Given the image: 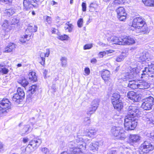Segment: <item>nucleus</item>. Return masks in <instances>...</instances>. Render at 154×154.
Segmentation results:
<instances>
[{
    "instance_id": "obj_48",
    "label": "nucleus",
    "mask_w": 154,
    "mask_h": 154,
    "mask_svg": "<svg viewBox=\"0 0 154 154\" xmlns=\"http://www.w3.org/2000/svg\"><path fill=\"white\" fill-rule=\"evenodd\" d=\"M31 130L30 126L28 125H26L24 128H23V130L24 131L23 133L25 134L28 132V131Z\"/></svg>"
},
{
    "instance_id": "obj_40",
    "label": "nucleus",
    "mask_w": 154,
    "mask_h": 154,
    "mask_svg": "<svg viewBox=\"0 0 154 154\" xmlns=\"http://www.w3.org/2000/svg\"><path fill=\"white\" fill-rule=\"evenodd\" d=\"M18 82L24 87L27 85L29 84L28 81L25 78H23L21 79L18 80Z\"/></svg>"
},
{
    "instance_id": "obj_8",
    "label": "nucleus",
    "mask_w": 154,
    "mask_h": 154,
    "mask_svg": "<svg viewBox=\"0 0 154 154\" xmlns=\"http://www.w3.org/2000/svg\"><path fill=\"white\" fill-rule=\"evenodd\" d=\"M153 147L149 141H145L141 144L140 149V154H145L148 153L150 151L153 149Z\"/></svg>"
},
{
    "instance_id": "obj_61",
    "label": "nucleus",
    "mask_w": 154,
    "mask_h": 154,
    "mask_svg": "<svg viewBox=\"0 0 154 154\" xmlns=\"http://www.w3.org/2000/svg\"><path fill=\"white\" fill-rule=\"evenodd\" d=\"M97 62V60L95 58H93L91 61V62L92 63H95Z\"/></svg>"
},
{
    "instance_id": "obj_46",
    "label": "nucleus",
    "mask_w": 154,
    "mask_h": 154,
    "mask_svg": "<svg viewBox=\"0 0 154 154\" xmlns=\"http://www.w3.org/2000/svg\"><path fill=\"white\" fill-rule=\"evenodd\" d=\"M40 150L44 154H49L50 151L49 149L46 147L42 148Z\"/></svg>"
},
{
    "instance_id": "obj_14",
    "label": "nucleus",
    "mask_w": 154,
    "mask_h": 154,
    "mask_svg": "<svg viewBox=\"0 0 154 154\" xmlns=\"http://www.w3.org/2000/svg\"><path fill=\"white\" fill-rule=\"evenodd\" d=\"M150 59L151 56L149 53L147 52H144L141 54L138 58V60L139 62H143L145 61L146 60L149 61Z\"/></svg>"
},
{
    "instance_id": "obj_51",
    "label": "nucleus",
    "mask_w": 154,
    "mask_h": 154,
    "mask_svg": "<svg viewBox=\"0 0 154 154\" xmlns=\"http://www.w3.org/2000/svg\"><path fill=\"white\" fill-rule=\"evenodd\" d=\"M83 20L82 18H80L77 22V25L79 27H81L83 26Z\"/></svg>"
},
{
    "instance_id": "obj_25",
    "label": "nucleus",
    "mask_w": 154,
    "mask_h": 154,
    "mask_svg": "<svg viewBox=\"0 0 154 154\" xmlns=\"http://www.w3.org/2000/svg\"><path fill=\"white\" fill-rule=\"evenodd\" d=\"M112 104L114 109L118 111L120 110L123 106L121 100L112 103Z\"/></svg>"
},
{
    "instance_id": "obj_37",
    "label": "nucleus",
    "mask_w": 154,
    "mask_h": 154,
    "mask_svg": "<svg viewBox=\"0 0 154 154\" xmlns=\"http://www.w3.org/2000/svg\"><path fill=\"white\" fill-rule=\"evenodd\" d=\"M144 4L148 6H154V0H142Z\"/></svg>"
},
{
    "instance_id": "obj_24",
    "label": "nucleus",
    "mask_w": 154,
    "mask_h": 154,
    "mask_svg": "<svg viewBox=\"0 0 154 154\" xmlns=\"http://www.w3.org/2000/svg\"><path fill=\"white\" fill-rule=\"evenodd\" d=\"M123 42V45H129L135 43V41L133 38L129 36H126L125 38L124 39Z\"/></svg>"
},
{
    "instance_id": "obj_7",
    "label": "nucleus",
    "mask_w": 154,
    "mask_h": 154,
    "mask_svg": "<svg viewBox=\"0 0 154 154\" xmlns=\"http://www.w3.org/2000/svg\"><path fill=\"white\" fill-rule=\"evenodd\" d=\"M154 104V99L153 97L150 96L143 100L141 107L145 110H149L152 109Z\"/></svg>"
},
{
    "instance_id": "obj_29",
    "label": "nucleus",
    "mask_w": 154,
    "mask_h": 154,
    "mask_svg": "<svg viewBox=\"0 0 154 154\" xmlns=\"http://www.w3.org/2000/svg\"><path fill=\"white\" fill-rule=\"evenodd\" d=\"M119 149L122 154H135L132 153L131 150L126 148L124 149L122 147H120Z\"/></svg>"
},
{
    "instance_id": "obj_63",
    "label": "nucleus",
    "mask_w": 154,
    "mask_h": 154,
    "mask_svg": "<svg viewBox=\"0 0 154 154\" xmlns=\"http://www.w3.org/2000/svg\"><path fill=\"white\" fill-rule=\"evenodd\" d=\"M29 140L27 138H24L23 140V142L24 143L27 142Z\"/></svg>"
},
{
    "instance_id": "obj_47",
    "label": "nucleus",
    "mask_w": 154,
    "mask_h": 154,
    "mask_svg": "<svg viewBox=\"0 0 154 154\" xmlns=\"http://www.w3.org/2000/svg\"><path fill=\"white\" fill-rule=\"evenodd\" d=\"M3 29L5 30L8 26V23L7 20H5L2 25Z\"/></svg>"
},
{
    "instance_id": "obj_59",
    "label": "nucleus",
    "mask_w": 154,
    "mask_h": 154,
    "mask_svg": "<svg viewBox=\"0 0 154 154\" xmlns=\"http://www.w3.org/2000/svg\"><path fill=\"white\" fill-rule=\"evenodd\" d=\"M107 154H117V152L116 150H109L108 151Z\"/></svg>"
},
{
    "instance_id": "obj_15",
    "label": "nucleus",
    "mask_w": 154,
    "mask_h": 154,
    "mask_svg": "<svg viewBox=\"0 0 154 154\" xmlns=\"http://www.w3.org/2000/svg\"><path fill=\"white\" fill-rule=\"evenodd\" d=\"M117 15H120L121 14H123V16L120 17V20L124 21L126 19V13H125V9L122 7H119L116 10Z\"/></svg>"
},
{
    "instance_id": "obj_62",
    "label": "nucleus",
    "mask_w": 154,
    "mask_h": 154,
    "mask_svg": "<svg viewBox=\"0 0 154 154\" xmlns=\"http://www.w3.org/2000/svg\"><path fill=\"white\" fill-rule=\"evenodd\" d=\"M60 20V18L59 17H57L56 19V22L57 23H58Z\"/></svg>"
},
{
    "instance_id": "obj_16",
    "label": "nucleus",
    "mask_w": 154,
    "mask_h": 154,
    "mask_svg": "<svg viewBox=\"0 0 154 154\" xmlns=\"http://www.w3.org/2000/svg\"><path fill=\"white\" fill-rule=\"evenodd\" d=\"M42 141L41 139L37 138H34L29 142V144L32 146L34 148L36 149L41 144Z\"/></svg>"
},
{
    "instance_id": "obj_64",
    "label": "nucleus",
    "mask_w": 154,
    "mask_h": 154,
    "mask_svg": "<svg viewBox=\"0 0 154 154\" xmlns=\"http://www.w3.org/2000/svg\"><path fill=\"white\" fill-rule=\"evenodd\" d=\"M4 2H6V4L11 2L12 0H3Z\"/></svg>"
},
{
    "instance_id": "obj_38",
    "label": "nucleus",
    "mask_w": 154,
    "mask_h": 154,
    "mask_svg": "<svg viewBox=\"0 0 154 154\" xmlns=\"http://www.w3.org/2000/svg\"><path fill=\"white\" fill-rule=\"evenodd\" d=\"M60 63L62 67H66L67 65V59L65 57H63L60 59Z\"/></svg>"
},
{
    "instance_id": "obj_58",
    "label": "nucleus",
    "mask_w": 154,
    "mask_h": 154,
    "mask_svg": "<svg viewBox=\"0 0 154 154\" xmlns=\"http://www.w3.org/2000/svg\"><path fill=\"white\" fill-rule=\"evenodd\" d=\"M46 20L48 23L50 24L51 23L52 19L51 17L47 16L46 17Z\"/></svg>"
},
{
    "instance_id": "obj_53",
    "label": "nucleus",
    "mask_w": 154,
    "mask_h": 154,
    "mask_svg": "<svg viewBox=\"0 0 154 154\" xmlns=\"http://www.w3.org/2000/svg\"><path fill=\"white\" fill-rule=\"evenodd\" d=\"M93 46L92 44H87L84 46V49L86 50L91 49Z\"/></svg>"
},
{
    "instance_id": "obj_26",
    "label": "nucleus",
    "mask_w": 154,
    "mask_h": 154,
    "mask_svg": "<svg viewBox=\"0 0 154 154\" xmlns=\"http://www.w3.org/2000/svg\"><path fill=\"white\" fill-rule=\"evenodd\" d=\"M16 10L14 8L12 7L9 9L5 10L4 13L6 15L9 17L15 13Z\"/></svg>"
},
{
    "instance_id": "obj_45",
    "label": "nucleus",
    "mask_w": 154,
    "mask_h": 154,
    "mask_svg": "<svg viewBox=\"0 0 154 154\" xmlns=\"http://www.w3.org/2000/svg\"><path fill=\"white\" fill-rule=\"evenodd\" d=\"M10 22L12 24H17L19 22V20L17 19L16 17H14L12 18Z\"/></svg>"
},
{
    "instance_id": "obj_21",
    "label": "nucleus",
    "mask_w": 154,
    "mask_h": 154,
    "mask_svg": "<svg viewBox=\"0 0 154 154\" xmlns=\"http://www.w3.org/2000/svg\"><path fill=\"white\" fill-rule=\"evenodd\" d=\"M50 54V51L49 49H47L45 53H42L40 54V57L42 60V62L40 63L42 65H44L45 63V57H48Z\"/></svg>"
},
{
    "instance_id": "obj_13",
    "label": "nucleus",
    "mask_w": 154,
    "mask_h": 154,
    "mask_svg": "<svg viewBox=\"0 0 154 154\" xmlns=\"http://www.w3.org/2000/svg\"><path fill=\"white\" fill-rule=\"evenodd\" d=\"M143 119L145 121L147 124L150 125H154V116L153 114L149 112L143 117Z\"/></svg>"
},
{
    "instance_id": "obj_44",
    "label": "nucleus",
    "mask_w": 154,
    "mask_h": 154,
    "mask_svg": "<svg viewBox=\"0 0 154 154\" xmlns=\"http://www.w3.org/2000/svg\"><path fill=\"white\" fill-rule=\"evenodd\" d=\"M97 5L95 3H91L90 4L89 6V11H95L97 8Z\"/></svg>"
},
{
    "instance_id": "obj_57",
    "label": "nucleus",
    "mask_w": 154,
    "mask_h": 154,
    "mask_svg": "<svg viewBox=\"0 0 154 154\" xmlns=\"http://www.w3.org/2000/svg\"><path fill=\"white\" fill-rule=\"evenodd\" d=\"M84 71L85 73L86 74V75H88L90 73V70L89 68L86 67Z\"/></svg>"
},
{
    "instance_id": "obj_52",
    "label": "nucleus",
    "mask_w": 154,
    "mask_h": 154,
    "mask_svg": "<svg viewBox=\"0 0 154 154\" xmlns=\"http://www.w3.org/2000/svg\"><path fill=\"white\" fill-rule=\"evenodd\" d=\"M72 25L71 24L67 25L65 27V29L66 30H67L69 32H70L72 30Z\"/></svg>"
},
{
    "instance_id": "obj_41",
    "label": "nucleus",
    "mask_w": 154,
    "mask_h": 154,
    "mask_svg": "<svg viewBox=\"0 0 154 154\" xmlns=\"http://www.w3.org/2000/svg\"><path fill=\"white\" fill-rule=\"evenodd\" d=\"M99 100L98 99H95L92 102L91 106L93 107L94 108V107H95L96 108V109H97V108L99 105Z\"/></svg>"
},
{
    "instance_id": "obj_11",
    "label": "nucleus",
    "mask_w": 154,
    "mask_h": 154,
    "mask_svg": "<svg viewBox=\"0 0 154 154\" xmlns=\"http://www.w3.org/2000/svg\"><path fill=\"white\" fill-rule=\"evenodd\" d=\"M39 1V0H24V10L25 11H29L32 5L34 6V5L32 4L33 3H37Z\"/></svg>"
},
{
    "instance_id": "obj_20",
    "label": "nucleus",
    "mask_w": 154,
    "mask_h": 154,
    "mask_svg": "<svg viewBox=\"0 0 154 154\" xmlns=\"http://www.w3.org/2000/svg\"><path fill=\"white\" fill-rule=\"evenodd\" d=\"M111 41L114 44L123 45L124 39L121 37L113 36L111 39Z\"/></svg>"
},
{
    "instance_id": "obj_4",
    "label": "nucleus",
    "mask_w": 154,
    "mask_h": 154,
    "mask_svg": "<svg viewBox=\"0 0 154 154\" xmlns=\"http://www.w3.org/2000/svg\"><path fill=\"white\" fill-rule=\"evenodd\" d=\"M112 134L118 139L124 140L126 137L125 132L120 127H113L111 130Z\"/></svg>"
},
{
    "instance_id": "obj_33",
    "label": "nucleus",
    "mask_w": 154,
    "mask_h": 154,
    "mask_svg": "<svg viewBox=\"0 0 154 154\" xmlns=\"http://www.w3.org/2000/svg\"><path fill=\"white\" fill-rule=\"evenodd\" d=\"M97 131L94 128H91L89 129L88 132H86L85 133V135L87 136L91 137L92 136L95 135L96 134Z\"/></svg>"
},
{
    "instance_id": "obj_18",
    "label": "nucleus",
    "mask_w": 154,
    "mask_h": 154,
    "mask_svg": "<svg viewBox=\"0 0 154 154\" xmlns=\"http://www.w3.org/2000/svg\"><path fill=\"white\" fill-rule=\"evenodd\" d=\"M101 74L102 78L105 82L110 80V73L109 71L103 70L101 71Z\"/></svg>"
},
{
    "instance_id": "obj_60",
    "label": "nucleus",
    "mask_w": 154,
    "mask_h": 154,
    "mask_svg": "<svg viewBox=\"0 0 154 154\" xmlns=\"http://www.w3.org/2000/svg\"><path fill=\"white\" fill-rule=\"evenodd\" d=\"M107 54H109L112 53L114 52V51L112 50H109L106 51Z\"/></svg>"
},
{
    "instance_id": "obj_30",
    "label": "nucleus",
    "mask_w": 154,
    "mask_h": 154,
    "mask_svg": "<svg viewBox=\"0 0 154 154\" xmlns=\"http://www.w3.org/2000/svg\"><path fill=\"white\" fill-rule=\"evenodd\" d=\"M6 65L4 64H0V73L2 74H6L8 72L9 70L5 67Z\"/></svg>"
},
{
    "instance_id": "obj_34",
    "label": "nucleus",
    "mask_w": 154,
    "mask_h": 154,
    "mask_svg": "<svg viewBox=\"0 0 154 154\" xmlns=\"http://www.w3.org/2000/svg\"><path fill=\"white\" fill-rule=\"evenodd\" d=\"M97 109L96 107H94V108L93 107L91 106L88 107L86 111V114L90 116L91 115L94 114L95 112Z\"/></svg>"
},
{
    "instance_id": "obj_12",
    "label": "nucleus",
    "mask_w": 154,
    "mask_h": 154,
    "mask_svg": "<svg viewBox=\"0 0 154 154\" xmlns=\"http://www.w3.org/2000/svg\"><path fill=\"white\" fill-rule=\"evenodd\" d=\"M128 99L133 102H137L140 100L141 98L140 95L133 91L129 92L127 94Z\"/></svg>"
},
{
    "instance_id": "obj_35",
    "label": "nucleus",
    "mask_w": 154,
    "mask_h": 154,
    "mask_svg": "<svg viewBox=\"0 0 154 154\" xmlns=\"http://www.w3.org/2000/svg\"><path fill=\"white\" fill-rule=\"evenodd\" d=\"M146 135L149 138V140L154 141V131H148L145 133Z\"/></svg>"
},
{
    "instance_id": "obj_3",
    "label": "nucleus",
    "mask_w": 154,
    "mask_h": 154,
    "mask_svg": "<svg viewBox=\"0 0 154 154\" xmlns=\"http://www.w3.org/2000/svg\"><path fill=\"white\" fill-rule=\"evenodd\" d=\"M11 108V103L8 99L3 98L0 101V113L5 114Z\"/></svg>"
},
{
    "instance_id": "obj_49",
    "label": "nucleus",
    "mask_w": 154,
    "mask_h": 154,
    "mask_svg": "<svg viewBox=\"0 0 154 154\" xmlns=\"http://www.w3.org/2000/svg\"><path fill=\"white\" fill-rule=\"evenodd\" d=\"M68 37V36L67 35H61L59 36L58 38L59 39L61 40H67V39Z\"/></svg>"
},
{
    "instance_id": "obj_5",
    "label": "nucleus",
    "mask_w": 154,
    "mask_h": 154,
    "mask_svg": "<svg viewBox=\"0 0 154 154\" xmlns=\"http://www.w3.org/2000/svg\"><path fill=\"white\" fill-rule=\"evenodd\" d=\"M25 95L23 90L20 87H18L17 93L14 94L12 98V100L15 104H18L22 101Z\"/></svg>"
},
{
    "instance_id": "obj_31",
    "label": "nucleus",
    "mask_w": 154,
    "mask_h": 154,
    "mask_svg": "<svg viewBox=\"0 0 154 154\" xmlns=\"http://www.w3.org/2000/svg\"><path fill=\"white\" fill-rule=\"evenodd\" d=\"M28 76L30 80L32 82H36L37 80V77L35 75V73L34 72H30L28 75Z\"/></svg>"
},
{
    "instance_id": "obj_43",
    "label": "nucleus",
    "mask_w": 154,
    "mask_h": 154,
    "mask_svg": "<svg viewBox=\"0 0 154 154\" xmlns=\"http://www.w3.org/2000/svg\"><path fill=\"white\" fill-rule=\"evenodd\" d=\"M37 27L35 25L34 26H30L28 27V30L31 32H35L37 31Z\"/></svg>"
},
{
    "instance_id": "obj_28",
    "label": "nucleus",
    "mask_w": 154,
    "mask_h": 154,
    "mask_svg": "<svg viewBox=\"0 0 154 154\" xmlns=\"http://www.w3.org/2000/svg\"><path fill=\"white\" fill-rule=\"evenodd\" d=\"M120 95L118 93H113L111 98L112 103L120 100Z\"/></svg>"
},
{
    "instance_id": "obj_56",
    "label": "nucleus",
    "mask_w": 154,
    "mask_h": 154,
    "mask_svg": "<svg viewBox=\"0 0 154 154\" xmlns=\"http://www.w3.org/2000/svg\"><path fill=\"white\" fill-rule=\"evenodd\" d=\"M82 10L83 11H85L86 8V5L85 3L83 2L82 4Z\"/></svg>"
},
{
    "instance_id": "obj_32",
    "label": "nucleus",
    "mask_w": 154,
    "mask_h": 154,
    "mask_svg": "<svg viewBox=\"0 0 154 154\" xmlns=\"http://www.w3.org/2000/svg\"><path fill=\"white\" fill-rule=\"evenodd\" d=\"M99 143L97 142L91 143L89 146L90 149L94 151L97 150L99 146Z\"/></svg>"
},
{
    "instance_id": "obj_23",
    "label": "nucleus",
    "mask_w": 154,
    "mask_h": 154,
    "mask_svg": "<svg viewBox=\"0 0 154 154\" xmlns=\"http://www.w3.org/2000/svg\"><path fill=\"white\" fill-rule=\"evenodd\" d=\"M15 47V45L14 43H10L5 48L4 52L5 53L11 52L14 50Z\"/></svg>"
},
{
    "instance_id": "obj_19",
    "label": "nucleus",
    "mask_w": 154,
    "mask_h": 154,
    "mask_svg": "<svg viewBox=\"0 0 154 154\" xmlns=\"http://www.w3.org/2000/svg\"><path fill=\"white\" fill-rule=\"evenodd\" d=\"M36 88V86L35 85H33L29 88L27 93V99H29L32 97V95L35 93Z\"/></svg>"
},
{
    "instance_id": "obj_2",
    "label": "nucleus",
    "mask_w": 154,
    "mask_h": 154,
    "mask_svg": "<svg viewBox=\"0 0 154 154\" xmlns=\"http://www.w3.org/2000/svg\"><path fill=\"white\" fill-rule=\"evenodd\" d=\"M132 26L134 28L140 29V32L142 34H146L149 32L145 22L141 17H137L134 18Z\"/></svg>"
},
{
    "instance_id": "obj_50",
    "label": "nucleus",
    "mask_w": 154,
    "mask_h": 154,
    "mask_svg": "<svg viewBox=\"0 0 154 154\" xmlns=\"http://www.w3.org/2000/svg\"><path fill=\"white\" fill-rule=\"evenodd\" d=\"M28 36V35H27L23 36V37L20 38V41L21 42H25L27 40V38Z\"/></svg>"
},
{
    "instance_id": "obj_39",
    "label": "nucleus",
    "mask_w": 154,
    "mask_h": 154,
    "mask_svg": "<svg viewBox=\"0 0 154 154\" xmlns=\"http://www.w3.org/2000/svg\"><path fill=\"white\" fill-rule=\"evenodd\" d=\"M127 55L124 52H122L120 55L116 57V61L118 62H120L123 61Z\"/></svg>"
},
{
    "instance_id": "obj_6",
    "label": "nucleus",
    "mask_w": 154,
    "mask_h": 154,
    "mask_svg": "<svg viewBox=\"0 0 154 154\" xmlns=\"http://www.w3.org/2000/svg\"><path fill=\"white\" fill-rule=\"evenodd\" d=\"M77 143V146L72 149V153L73 154H82L83 150L86 148V144L82 141V139L79 138V140L76 139Z\"/></svg>"
},
{
    "instance_id": "obj_1",
    "label": "nucleus",
    "mask_w": 154,
    "mask_h": 154,
    "mask_svg": "<svg viewBox=\"0 0 154 154\" xmlns=\"http://www.w3.org/2000/svg\"><path fill=\"white\" fill-rule=\"evenodd\" d=\"M139 109L137 106H130L128 108V115L125 119L124 126L126 130L134 129L137 125L136 116H140Z\"/></svg>"
},
{
    "instance_id": "obj_36",
    "label": "nucleus",
    "mask_w": 154,
    "mask_h": 154,
    "mask_svg": "<svg viewBox=\"0 0 154 154\" xmlns=\"http://www.w3.org/2000/svg\"><path fill=\"white\" fill-rule=\"evenodd\" d=\"M35 149L29 144L25 149V153L30 154L33 152Z\"/></svg>"
},
{
    "instance_id": "obj_27",
    "label": "nucleus",
    "mask_w": 154,
    "mask_h": 154,
    "mask_svg": "<svg viewBox=\"0 0 154 154\" xmlns=\"http://www.w3.org/2000/svg\"><path fill=\"white\" fill-rule=\"evenodd\" d=\"M138 82L134 80L129 81L128 84V87L132 89L137 88Z\"/></svg>"
},
{
    "instance_id": "obj_42",
    "label": "nucleus",
    "mask_w": 154,
    "mask_h": 154,
    "mask_svg": "<svg viewBox=\"0 0 154 154\" xmlns=\"http://www.w3.org/2000/svg\"><path fill=\"white\" fill-rule=\"evenodd\" d=\"M123 3V0H114L111 4V6L115 7Z\"/></svg>"
},
{
    "instance_id": "obj_9",
    "label": "nucleus",
    "mask_w": 154,
    "mask_h": 154,
    "mask_svg": "<svg viewBox=\"0 0 154 154\" xmlns=\"http://www.w3.org/2000/svg\"><path fill=\"white\" fill-rule=\"evenodd\" d=\"M128 73L125 74H122L124 76V79L126 80L128 79H131L137 77L138 76V73L139 72L138 69L137 68H132L131 67L128 68Z\"/></svg>"
},
{
    "instance_id": "obj_55",
    "label": "nucleus",
    "mask_w": 154,
    "mask_h": 154,
    "mask_svg": "<svg viewBox=\"0 0 154 154\" xmlns=\"http://www.w3.org/2000/svg\"><path fill=\"white\" fill-rule=\"evenodd\" d=\"M107 54V53L106 51L100 52L98 54V56L100 57H102L104 56Z\"/></svg>"
},
{
    "instance_id": "obj_22",
    "label": "nucleus",
    "mask_w": 154,
    "mask_h": 154,
    "mask_svg": "<svg viewBox=\"0 0 154 154\" xmlns=\"http://www.w3.org/2000/svg\"><path fill=\"white\" fill-rule=\"evenodd\" d=\"M150 86L149 84L146 82L143 81L138 82L137 88L145 89L148 88Z\"/></svg>"
},
{
    "instance_id": "obj_10",
    "label": "nucleus",
    "mask_w": 154,
    "mask_h": 154,
    "mask_svg": "<svg viewBox=\"0 0 154 154\" xmlns=\"http://www.w3.org/2000/svg\"><path fill=\"white\" fill-rule=\"evenodd\" d=\"M141 74V78L143 77L146 75H148L152 78L154 76V65L150 63V65L148 64L147 66H146L142 71Z\"/></svg>"
},
{
    "instance_id": "obj_17",
    "label": "nucleus",
    "mask_w": 154,
    "mask_h": 154,
    "mask_svg": "<svg viewBox=\"0 0 154 154\" xmlns=\"http://www.w3.org/2000/svg\"><path fill=\"white\" fill-rule=\"evenodd\" d=\"M141 137L137 134H131L129 136V142L132 144L138 142L140 140Z\"/></svg>"
},
{
    "instance_id": "obj_54",
    "label": "nucleus",
    "mask_w": 154,
    "mask_h": 154,
    "mask_svg": "<svg viewBox=\"0 0 154 154\" xmlns=\"http://www.w3.org/2000/svg\"><path fill=\"white\" fill-rule=\"evenodd\" d=\"M84 121L87 125H89L90 124L91 121L89 117H86L84 118Z\"/></svg>"
}]
</instances>
